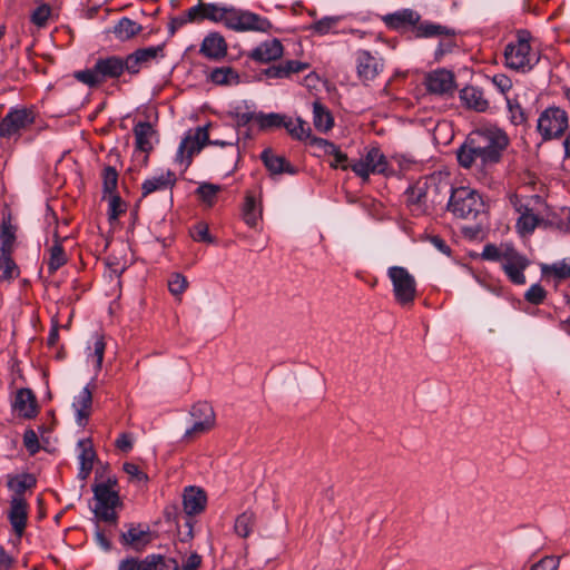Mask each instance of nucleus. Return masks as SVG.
Here are the masks:
<instances>
[{
    "instance_id": "f257e3e1",
    "label": "nucleus",
    "mask_w": 570,
    "mask_h": 570,
    "mask_svg": "<svg viewBox=\"0 0 570 570\" xmlns=\"http://www.w3.org/2000/svg\"><path fill=\"white\" fill-rule=\"evenodd\" d=\"M509 137L495 125H483L474 129L458 150L459 164L481 177L498 164Z\"/></svg>"
},
{
    "instance_id": "f03ea898",
    "label": "nucleus",
    "mask_w": 570,
    "mask_h": 570,
    "mask_svg": "<svg viewBox=\"0 0 570 570\" xmlns=\"http://www.w3.org/2000/svg\"><path fill=\"white\" fill-rule=\"evenodd\" d=\"M220 23L235 32L268 33L273 28L266 17L230 4H224Z\"/></svg>"
},
{
    "instance_id": "7ed1b4c3",
    "label": "nucleus",
    "mask_w": 570,
    "mask_h": 570,
    "mask_svg": "<svg viewBox=\"0 0 570 570\" xmlns=\"http://www.w3.org/2000/svg\"><path fill=\"white\" fill-rule=\"evenodd\" d=\"M539 62V55L531 48L530 36L520 31L504 49V63L509 69L527 72Z\"/></svg>"
},
{
    "instance_id": "20e7f679",
    "label": "nucleus",
    "mask_w": 570,
    "mask_h": 570,
    "mask_svg": "<svg viewBox=\"0 0 570 570\" xmlns=\"http://www.w3.org/2000/svg\"><path fill=\"white\" fill-rule=\"evenodd\" d=\"M208 127L203 126L198 127L195 130H189L185 137L181 139L176 156L175 161L187 168L190 164L191 157L194 154L199 153L205 144L214 145V146H229L234 147L238 141L237 135L230 140H209L208 138Z\"/></svg>"
},
{
    "instance_id": "39448f33",
    "label": "nucleus",
    "mask_w": 570,
    "mask_h": 570,
    "mask_svg": "<svg viewBox=\"0 0 570 570\" xmlns=\"http://www.w3.org/2000/svg\"><path fill=\"white\" fill-rule=\"evenodd\" d=\"M484 204L478 191L470 187H459L452 190L448 208L459 218L473 219L482 210Z\"/></svg>"
},
{
    "instance_id": "423d86ee",
    "label": "nucleus",
    "mask_w": 570,
    "mask_h": 570,
    "mask_svg": "<svg viewBox=\"0 0 570 570\" xmlns=\"http://www.w3.org/2000/svg\"><path fill=\"white\" fill-rule=\"evenodd\" d=\"M387 276L392 283L395 301L402 305H411L416 295V282L413 275L402 266H391Z\"/></svg>"
},
{
    "instance_id": "0eeeda50",
    "label": "nucleus",
    "mask_w": 570,
    "mask_h": 570,
    "mask_svg": "<svg viewBox=\"0 0 570 570\" xmlns=\"http://www.w3.org/2000/svg\"><path fill=\"white\" fill-rule=\"evenodd\" d=\"M225 3L198 1L180 16L174 19V23L181 27L187 23H200L208 20L213 23H220Z\"/></svg>"
},
{
    "instance_id": "6e6552de",
    "label": "nucleus",
    "mask_w": 570,
    "mask_h": 570,
    "mask_svg": "<svg viewBox=\"0 0 570 570\" xmlns=\"http://www.w3.org/2000/svg\"><path fill=\"white\" fill-rule=\"evenodd\" d=\"M538 131L544 140L558 138L568 128V117L563 109L547 108L538 119Z\"/></svg>"
},
{
    "instance_id": "1a4fd4ad",
    "label": "nucleus",
    "mask_w": 570,
    "mask_h": 570,
    "mask_svg": "<svg viewBox=\"0 0 570 570\" xmlns=\"http://www.w3.org/2000/svg\"><path fill=\"white\" fill-rule=\"evenodd\" d=\"M387 167V159L380 148L370 147L357 161L352 164L351 169L363 180H367L371 175L385 174Z\"/></svg>"
},
{
    "instance_id": "9d476101",
    "label": "nucleus",
    "mask_w": 570,
    "mask_h": 570,
    "mask_svg": "<svg viewBox=\"0 0 570 570\" xmlns=\"http://www.w3.org/2000/svg\"><path fill=\"white\" fill-rule=\"evenodd\" d=\"M35 121V115L26 108L11 109L0 121V137L17 139L21 131Z\"/></svg>"
},
{
    "instance_id": "9b49d317",
    "label": "nucleus",
    "mask_w": 570,
    "mask_h": 570,
    "mask_svg": "<svg viewBox=\"0 0 570 570\" xmlns=\"http://www.w3.org/2000/svg\"><path fill=\"white\" fill-rule=\"evenodd\" d=\"M215 425V413L206 402H199L193 405L190 410V428L185 431L184 439H193L207 431Z\"/></svg>"
},
{
    "instance_id": "f8f14e48",
    "label": "nucleus",
    "mask_w": 570,
    "mask_h": 570,
    "mask_svg": "<svg viewBox=\"0 0 570 570\" xmlns=\"http://www.w3.org/2000/svg\"><path fill=\"white\" fill-rule=\"evenodd\" d=\"M501 266L512 283L517 285H523L525 283L523 272L529 266V259L514 248H508Z\"/></svg>"
},
{
    "instance_id": "ddd939ff",
    "label": "nucleus",
    "mask_w": 570,
    "mask_h": 570,
    "mask_svg": "<svg viewBox=\"0 0 570 570\" xmlns=\"http://www.w3.org/2000/svg\"><path fill=\"white\" fill-rule=\"evenodd\" d=\"M8 519L17 538L20 539L28 523V503L22 497L11 498Z\"/></svg>"
},
{
    "instance_id": "4468645a",
    "label": "nucleus",
    "mask_w": 570,
    "mask_h": 570,
    "mask_svg": "<svg viewBox=\"0 0 570 570\" xmlns=\"http://www.w3.org/2000/svg\"><path fill=\"white\" fill-rule=\"evenodd\" d=\"M163 56V45L138 49L125 59L126 70L130 73H137L147 63Z\"/></svg>"
},
{
    "instance_id": "2eb2a0df",
    "label": "nucleus",
    "mask_w": 570,
    "mask_h": 570,
    "mask_svg": "<svg viewBox=\"0 0 570 570\" xmlns=\"http://www.w3.org/2000/svg\"><path fill=\"white\" fill-rule=\"evenodd\" d=\"M383 66L381 58L366 50H361L356 55L357 75L364 82L373 80L383 70Z\"/></svg>"
},
{
    "instance_id": "dca6fc26",
    "label": "nucleus",
    "mask_w": 570,
    "mask_h": 570,
    "mask_svg": "<svg viewBox=\"0 0 570 570\" xmlns=\"http://www.w3.org/2000/svg\"><path fill=\"white\" fill-rule=\"evenodd\" d=\"M228 45L223 35L209 32L202 41L199 52L212 60L223 59L227 55Z\"/></svg>"
},
{
    "instance_id": "f3484780",
    "label": "nucleus",
    "mask_w": 570,
    "mask_h": 570,
    "mask_svg": "<svg viewBox=\"0 0 570 570\" xmlns=\"http://www.w3.org/2000/svg\"><path fill=\"white\" fill-rule=\"evenodd\" d=\"M176 184V175L169 169H159L146 178L141 185L142 195L166 190Z\"/></svg>"
},
{
    "instance_id": "a211bd4d",
    "label": "nucleus",
    "mask_w": 570,
    "mask_h": 570,
    "mask_svg": "<svg viewBox=\"0 0 570 570\" xmlns=\"http://www.w3.org/2000/svg\"><path fill=\"white\" fill-rule=\"evenodd\" d=\"M92 406V390L90 384H87L72 401V409L75 412V420L79 426H85L91 414Z\"/></svg>"
},
{
    "instance_id": "6ab92c4d",
    "label": "nucleus",
    "mask_w": 570,
    "mask_h": 570,
    "mask_svg": "<svg viewBox=\"0 0 570 570\" xmlns=\"http://www.w3.org/2000/svg\"><path fill=\"white\" fill-rule=\"evenodd\" d=\"M13 411L18 416L23 419H32L37 415V401L32 391L29 389H20L17 391L12 403Z\"/></svg>"
},
{
    "instance_id": "aec40b11",
    "label": "nucleus",
    "mask_w": 570,
    "mask_h": 570,
    "mask_svg": "<svg viewBox=\"0 0 570 570\" xmlns=\"http://www.w3.org/2000/svg\"><path fill=\"white\" fill-rule=\"evenodd\" d=\"M284 53V47L278 39L266 40L254 48L249 57L254 61L269 62L279 59Z\"/></svg>"
},
{
    "instance_id": "412c9836",
    "label": "nucleus",
    "mask_w": 570,
    "mask_h": 570,
    "mask_svg": "<svg viewBox=\"0 0 570 570\" xmlns=\"http://www.w3.org/2000/svg\"><path fill=\"white\" fill-rule=\"evenodd\" d=\"M428 90L432 94L444 95L454 89V78L448 70H436L426 78Z\"/></svg>"
},
{
    "instance_id": "4be33fe9",
    "label": "nucleus",
    "mask_w": 570,
    "mask_h": 570,
    "mask_svg": "<svg viewBox=\"0 0 570 570\" xmlns=\"http://www.w3.org/2000/svg\"><path fill=\"white\" fill-rule=\"evenodd\" d=\"M382 19L390 29L403 30L410 26H415L420 21V14L412 9H402L385 14Z\"/></svg>"
},
{
    "instance_id": "5701e85b",
    "label": "nucleus",
    "mask_w": 570,
    "mask_h": 570,
    "mask_svg": "<svg viewBox=\"0 0 570 570\" xmlns=\"http://www.w3.org/2000/svg\"><path fill=\"white\" fill-rule=\"evenodd\" d=\"M105 350L104 336L98 333L91 335L86 347V362L92 364L96 373L101 370Z\"/></svg>"
},
{
    "instance_id": "b1692460",
    "label": "nucleus",
    "mask_w": 570,
    "mask_h": 570,
    "mask_svg": "<svg viewBox=\"0 0 570 570\" xmlns=\"http://www.w3.org/2000/svg\"><path fill=\"white\" fill-rule=\"evenodd\" d=\"M207 498L205 492L196 487H188L183 494L184 511L188 515L200 513L206 507Z\"/></svg>"
},
{
    "instance_id": "393cba45",
    "label": "nucleus",
    "mask_w": 570,
    "mask_h": 570,
    "mask_svg": "<svg viewBox=\"0 0 570 570\" xmlns=\"http://www.w3.org/2000/svg\"><path fill=\"white\" fill-rule=\"evenodd\" d=\"M312 144L323 150L324 154L333 157V160L330 163L331 167L343 170L351 168L352 164H348L347 155L342 153L335 144L323 138H313Z\"/></svg>"
},
{
    "instance_id": "a878e982",
    "label": "nucleus",
    "mask_w": 570,
    "mask_h": 570,
    "mask_svg": "<svg viewBox=\"0 0 570 570\" xmlns=\"http://www.w3.org/2000/svg\"><path fill=\"white\" fill-rule=\"evenodd\" d=\"M96 67L101 82L106 79L118 78L126 70L125 60L115 56L98 59Z\"/></svg>"
},
{
    "instance_id": "bb28decb",
    "label": "nucleus",
    "mask_w": 570,
    "mask_h": 570,
    "mask_svg": "<svg viewBox=\"0 0 570 570\" xmlns=\"http://www.w3.org/2000/svg\"><path fill=\"white\" fill-rule=\"evenodd\" d=\"M78 461H79V478L85 480L90 474L94 468L96 453L94 451L91 441L88 439L80 440L77 444Z\"/></svg>"
},
{
    "instance_id": "cd10ccee",
    "label": "nucleus",
    "mask_w": 570,
    "mask_h": 570,
    "mask_svg": "<svg viewBox=\"0 0 570 570\" xmlns=\"http://www.w3.org/2000/svg\"><path fill=\"white\" fill-rule=\"evenodd\" d=\"M313 125L320 132H327L334 126V118L331 111L320 101L313 102Z\"/></svg>"
},
{
    "instance_id": "c85d7f7f",
    "label": "nucleus",
    "mask_w": 570,
    "mask_h": 570,
    "mask_svg": "<svg viewBox=\"0 0 570 570\" xmlns=\"http://www.w3.org/2000/svg\"><path fill=\"white\" fill-rule=\"evenodd\" d=\"M262 218L261 203L254 194L247 193L243 206V219L249 227H256Z\"/></svg>"
},
{
    "instance_id": "c756f323",
    "label": "nucleus",
    "mask_w": 570,
    "mask_h": 570,
    "mask_svg": "<svg viewBox=\"0 0 570 570\" xmlns=\"http://www.w3.org/2000/svg\"><path fill=\"white\" fill-rule=\"evenodd\" d=\"M124 542L135 549H141L150 541L148 527L131 525L124 534Z\"/></svg>"
},
{
    "instance_id": "7c9ffc66",
    "label": "nucleus",
    "mask_w": 570,
    "mask_h": 570,
    "mask_svg": "<svg viewBox=\"0 0 570 570\" xmlns=\"http://www.w3.org/2000/svg\"><path fill=\"white\" fill-rule=\"evenodd\" d=\"M262 160L266 168L273 175L289 173L294 174L292 166L282 156L274 154L272 150L266 149L262 153Z\"/></svg>"
},
{
    "instance_id": "2f4dec72",
    "label": "nucleus",
    "mask_w": 570,
    "mask_h": 570,
    "mask_svg": "<svg viewBox=\"0 0 570 570\" xmlns=\"http://www.w3.org/2000/svg\"><path fill=\"white\" fill-rule=\"evenodd\" d=\"M461 100L476 111H484L489 107V102L484 99L483 94L475 87H465L460 92Z\"/></svg>"
},
{
    "instance_id": "473e14b6",
    "label": "nucleus",
    "mask_w": 570,
    "mask_h": 570,
    "mask_svg": "<svg viewBox=\"0 0 570 570\" xmlns=\"http://www.w3.org/2000/svg\"><path fill=\"white\" fill-rule=\"evenodd\" d=\"M142 31L141 24L124 17L114 27V35L121 41H127Z\"/></svg>"
},
{
    "instance_id": "72a5a7b5",
    "label": "nucleus",
    "mask_w": 570,
    "mask_h": 570,
    "mask_svg": "<svg viewBox=\"0 0 570 570\" xmlns=\"http://www.w3.org/2000/svg\"><path fill=\"white\" fill-rule=\"evenodd\" d=\"M136 146L141 151L153 148L154 128L149 122H138L134 128Z\"/></svg>"
},
{
    "instance_id": "f704fd0d",
    "label": "nucleus",
    "mask_w": 570,
    "mask_h": 570,
    "mask_svg": "<svg viewBox=\"0 0 570 570\" xmlns=\"http://www.w3.org/2000/svg\"><path fill=\"white\" fill-rule=\"evenodd\" d=\"M340 21L341 17L338 16H326L307 27V30L316 36L334 35L337 33V26Z\"/></svg>"
},
{
    "instance_id": "c9c22d12",
    "label": "nucleus",
    "mask_w": 570,
    "mask_h": 570,
    "mask_svg": "<svg viewBox=\"0 0 570 570\" xmlns=\"http://www.w3.org/2000/svg\"><path fill=\"white\" fill-rule=\"evenodd\" d=\"M283 127L293 138L298 140L307 139L311 136V128L308 124L301 117L291 118L286 116V121L283 124Z\"/></svg>"
},
{
    "instance_id": "e433bc0d",
    "label": "nucleus",
    "mask_w": 570,
    "mask_h": 570,
    "mask_svg": "<svg viewBox=\"0 0 570 570\" xmlns=\"http://www.w3.org/2000/svg\"><path fill=\"white\" fill-rule=\"evenodd\" d=\"M96 503L118 504L119 498L117 492L112 489L111 481L100 483L94 489Z\"/></svg>"
},
{
    "instance_id": "4c0bfd02",
    "label": "nucleus",
    "mask_w": 570,
    "mask_h": 570,
    "mask_svg": "<svg viewBox=\"0 0 570 570\" xmlns=\"http://www.w3.org/2000/svg\"><path fill=\"white\" fill-rule=\"evenodd\" d=\"M210 80L215 85H237L239 82L238 73L230 67H219L215 68L210 72Z\"/></svg>"
},
{
    "instance_id": "58836bf2",
    "label": "nucleus",
    "mask_w": 570,
    "mask_h": 570,
    "mask_svg": "<svg viewBox=\"0 0 570 570\" xmlns=\"http://www.w3.org/2000/svg\"><path fill=\"white\" fill-rule=\"evenodd\" d=\"M222 190V186L210 183H200L196 189V195L206 207H213L217 200V196Z\"/></svg>"
},
{
    "instance_id": "ea45409f",
    "label": "nucleus",
    "mask_w": 570,
    "mask_h": 570,
    "mask_svg": "<svg viewBox=\"0 0 570 570\" xmlns=\"http://www.w3.org/2000/svg\"><path fill=\"white\" fill-rule=\"evenodd\" d=\"M416 37L419 38H432V37H440V36H446L451 37L453 36V31L433 22H422L416 27Z\"/></svg>"
},
{
    "instance_id": "a19ab883",
    "label": "nucleus",
    "mask_w": 570,
    "mask_h": 570,
    "mask_svg": "<svg viewBox=\"0 0 570 570\" xmlns=\"http://www.w3.org/2000/svg\"><path fill=\"white\" fill-rule=\"evenodd\" d=\"M544 275H553L558 279L570 277V257L558 261L553 264H544L541 266Z\"/></svg>"
},
{
    "instance_id": "79ce46f5",
    "label": "nucleus",
    "mask_w": 570,
    "mask_h": 570,
    "mask_svg": "<svg viewBox=\"0 0 570 570\" xmlns=\"http://www.w3.org/2000/svg\"><path fill=\"white\" fill-rule=\"evenodd\" d=\"M286 116L278 112H257V125L262 130H268L283 127Z\"/></svg>"
},
{
    "instance_id": "37998d69",
    "label": "nucleus",
    "mask_w": 570,
    "mask_h": 570,
    "mask_svg": "<svg viewBox=\"0 0 570 570\" xmlns=\"http://www.w3.org/2000/svg\"><path fill=\"white\" fill-rule=\"evenodd\" d=\"M139 570H176V564L160 556H148L140 561Z\"/></svg>"
},
{
    "instance_id": "c03bdc74",
    "label": "nucleus",
    "mask_w": 570,
    "mask_h": 570,
    "mask_svg": "<svg viewBox=\"0 0 570 570\" xmlns=\"http://www.w3.org/2000/svg\"><path fill=\"white\" fill-rule=\"evenodd\" d=\"M538 222L539 219L537 215H534L532 210L525 208L524 212H521L517 222L518 233L521 235L531 234L535 229Z\"/></svg>"
},
{
    "instance_id": "a18cd8bd",
    "label": "nucleus",
    "mask_w": 570,
    "mask_h": 570,
    "mask_svg": "<svg viewBox=\"0 0 570 570\" xmlns=\"http://www.w3.org/2000/svg\"><path fill=\"white\" fill-rule=\"evenodd\" d=\"M407 200L414 206L413 210L417 213H424L426 206V193L421 185H416L407 189Z\"/></svg>"
},
{
    "instance_id": "49530a36",
    "label": "nucleus",
    "mask_w": 570,
    "mask_h": 570,
    "mask_svg": "<svg viewBox=\"0 0 570 570\" xmlns=\"http://www.w3.org/2000/svg\"><path fill=\"white\" fill-rule=\"evenodd\" d=\"M254 523V514L252 512L246 511L237 517L234 527L235 532L242 538H247L253 531Z\"/></svg>"
},
{
    "instance_id": "de8ad7c7",
    "label": "nucleus",
    "mask_w": 570,
    "mask_h": 570,
    "mask_svg": "<svg viewBox=\"0 0 570 570\" xmlns=\"http://www.w3.org/2000/svg\"><path fill=\"white\" fill-rule=\"evenodd\" d=\"M0 269L2 271L1 281H12L19 275L18 266L10 257V253H2L0 255Z\"/></svg>"
},
{
    "instance_id": "09e8293b",
    "label": "nucleus",
    "mask_w": 570,
    "mask_h": 570,
    "mask_svg": "<svg viewBox=\"0 0 570 570\" xmlns=\"http://www.w3.org/2000/svg\"><path fill=\"white\" fill-rule=\"evenodd\" d=\"M52 17V9L48 3L39 4L30 14V21L37 28H45Z\"/></svg>"
},
{
    "instance_id": "8fccbe9b",
    "label": "nucleus",
    "mask_w": 570,
    "mask_h": 570,
    "mask_svg": "<svg viewBox=\"0 0 570 570\" xmlns=\"http://www.w3.org/2000/svg\"><path fill=\"white\" fill-rule=\"evenodd\" d=\"M507 116L510 122L514 126H520L525 122V114L520 104L514 100L507 98Z\"/></svg>"
},
{
    "instance_id": "3c124183",
    "label": "nucleus",
    "mask_w": 570,
    "mask_h": 570,
    "mask_svg": "<svg viewBox=\"0 0 570 570\" xmlns=\"http://www.w3.org/2000/svg\"><path fill=\"white\" fill-rule=\"evenodd\" d=\"M67 262L66 254L61 245L56 242L49 249L48 267L50 272H56Z\"/></svg>"
},
{
    "instance_id": "603ef678",
    "label": "nucleus",
    "mask_w": 570,
    "mask_h": 570,
    "mask_svg": "<svg viewBox=\"0 0 570 570\" xmlns=\"http://www.w3.org/2000/svg\"><path fill=\"white\" fill-rule=\"evenodd\" d=\"M35 483V480L29 474H20L9 479L8 487L11 491L14 492V495L21 497V493L27 489L31 488Z\"/></svg>"
},
{
    "instance_id": "864d4df0",
    "label": "nucleus",
    "mask_w": 570,
    "mask_h": 570,
    "mask_svg": "<svg viewBox=\"0 0 570 570\" xmlns=\"http://www.w3.org/2000/svg\"><path fill=\"white\" fill-rule=\"evenodd\" d=\"M508 248L512 247L509 245H502L498 247L493 244H488L484 246L481 256L487 261L500 262L502 264Z\"/></svg>"
},
{
    "instance_id": "5fc2aeb1",
    "label": "nucleus",
    "mask_w": 570,
    "mask_h": 570,
    "mask_svg": "<svg viewBox=\"0 0 570 570\" xmlns=\"http://www.w3.org/2000/svg\"><path fill=\"white\" fill-rule=\"evenodd\" d=\"M187 286L188 282L186 277L180 273H174L168 278V289L174 296H181Z\"/></svg>"
},
{
    "instance_id": "6e6d98bb",
    "label": "nucleus",
    "mask_w": 570,
    "mask_h": 570,
    "mask_svg": "<svg viewBox=\"0 0 570 570\" xmlns=\"http://www.w3.org/2000/svg\"><path fill=\"white\" fill-rule=\"evenodd\" d=\"M116 507V504L96 503L94 512L97 518L106 522H115L117 519Z\"/></svg>"
},
{
    "instance_id": "4d7b16f0",
    "label": "nucleus",
    "mask_w": 570,
    "mask_h": 570,
    "mask_svg": "<svg viewBox=\"0 0 570 570\" xmlns=\"http://www.w3.org/2000/svg\"><path fill=\"white\" fill-rule=\"evenodd\" d=\"M75 77L80 82L88 85L90 87L101 83L96 65L94 66L92 69H87V70L76 72Z\"/></svg>"
},
{
    "instance_id": "13d9d810",
    "label": "nucleus",
    "mask_w": 570,
    "mask_h": 570,
    "mask_svg": "<svg viewBox=\"0 0 570 570\" xmlns=\"http://www.w3.org/2000/svg\"><path fill=\"white\" fill-rule=\"evenodd\" d=\"M23 445L27 451L33 455L40 450V443L37 433L29 429L23 434Z\"/></svg>"
},
{
    "instance_id": "bf43d9fd",
    "label": "nucleus",
    "mask_w": 570,
    "mask_h": 570,
    "mask_svg": "<svg viewBox=\"0 0 570 570\" xmlns=\"http://www.w3.org/2000/svg\"><path fill=\"white\" fill-rule=\"evenodd\" d=\"M1 253H10L13 242H14V233L9 225H3L1 229Z\"/></svg>"
},
{
    "instance_id": "052dcab7",
    "label": "nucleus",
    "mask_w": 570,
    "mask_h": 570,
    "mask_svg": "<svg viewBox=\"0 0 570 570\" xmlns=\"http://www.w3.org/2000/svg\"><path fill=\"white\" fill-rule=\"evenodd\" d=\"M525 299L532 304H540L546 297L544 288L539 284H533L525 292Z\"/></svg>"
},
{
    "instance_id": "680f3d73",
    "label": "nucleus",
    "mask_w": 570,
    "mask_h": 570,
    "mask_svg": "<svg viewBox=\"0 0 570 570\" xmlns=\"http://www.w3.org/2000/svg\"><path fill=\"white\" fill-rule=\"evenodd\" d=\"M191 237L196 242L213 243L208 226L205 223H198L191 230Z\"/></svg>"
},
{
    "instance_id": "e2e57ef3",
    "label": "nucleus",
    "mask_w": 570,
    "mask_h": 570,
    "mask_svg": "<svg viewBox=\"0 0 570 570\" xmlns=\"http://www.w3.org/2000/svg\"><path fill=\"white\" fill-rule=\"evenodd\" d=\"M560 564V558L558 557H544L535 564L531 567L530 570H558Z\"/></svg>"
},
{
    "instance_id": "0e129e2a",
    "label": "nucleus",
    "mask_w": 570,
    "mask_h": 570,
    "mask_svg": "<svg viewBox=\"0 0 570 570\" xmlns=\"http://www.w3.org/2000/svg\"><path fill=\"white\" fill-rule=\"evenodd\" d=\"M493 86L503 95L512 88V80L504 73H497L491 79Z\"/></svg>"
},
{
    "instance_id": "69168bd1",
    "label": "nucleus",
    "mask_w": 570,
    "mask_h": 570,
    "mask_svg": "<svg viewBox=\"0 0 570 570\" xmlns=\"http://www.w3.org/2000/svg\"><path fill=\"white\" fill-rule=\"evenodd\" d=\"M285 73L288 78L293 73H298L308 68V65L298 60H287L281 63Z\"/></svg>"
},
{
    "instance_id": "338daca9",
    "label": "nucleus",
    "mask_w": 570,
    "mask_h": 570,
    "mask_svg": "<svg viewBox=\"0 0 570 570\" xmlns=\"http://www.w3.org/2000/svg\"><path fill=\"white\" fill-rule=\"evenodd\" d=\"M118 180V174L115 168L107 167L104 170V188L107 193H111L116 186Z\"/></svg>"
},
{
    "instance_id": "774afa93",
    "label": "nucleus",
    "mask_w": 570,
    "mask_h": 570,
    "mask_svg": "<svg viewBox=\"0 0 570 570\" xmlns=\"http://www.w3.org/2000/svg\"><path fill=\"white\" fill-rule=\"evenodd\" d=\"M124 471L136 482L140 483L147 481V475L134 463H125Z\"/></svg>"
}]
</instances>
